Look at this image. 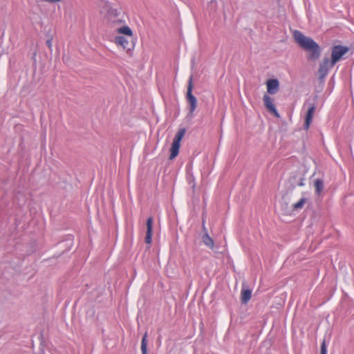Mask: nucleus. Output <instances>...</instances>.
Segmentation results:
<instances>
[{"instance_id":"f257e3e1","label":"nucleus","mask_w":354,"mask_h":354,"mask_svg":"<svg viewBox=\"0 0 354 354\" xmlns=\"http://www.w3.org/2000/svg\"><path fill=\"white\" fill-rule=\"evenodd\" d=\"M293 37L295 42L305 51L308 53L307 59L310 61H315L319 58L322 49L319 45L312 38L304 35L299 30L293 32Z\"/></svg>"},{"instance_id":"f03ea898","label":"nucleus","mask_w":354,"mask_h":354,"mask_svg":"<svg viewBox=\"0 0 354 354\" xmlns=\"http://www.w3.org/2000/svg\"><path fill=\"white\" fill-rule=\"evenodd\" d=\"M192 76H191L188 81L187 91L186 98L189 104V115L190 117L193 116V113L195 111L197 106V100L196 97L192 94L193 83Z\"/></svg>"},{"instance_id":"7ed1b4c3","label":"nucleus","mask_w":354,"mask_h":354,"mask_svg":"<svg viewBox=\"0 0 354 354\" xmlns=\"http://www.w3.org/2000/svg\"><path fill=\"white\" fill-rule=\"evenodd\" d=\"M185 133V129H180L178 131L175 137L174 138L171 149H170V156L169 159L172 160L175 158L179 152V149L180 147V141L183 139V136Z\"/></svg>"},{"instance_id":"20e7f679","label":"nucleus","mask_w":354,"mask_h":354,"mask_svg":"<svg viewBox=\"0 0 354 354\" xmlns=\"http://www.w3.org/2000/svg\"><path fill=\"white\" fill-rule=\"evenodd\" d=\"M348 48L344 46L336 45L331 48L332 64H335L348 52Z\"/></svg>"},{"instance_id":"39448f33","label":"nucleus","mask_w":354,"mask_h":354,"mask_svg":"<svg viewBox=\"0 0 354 354\" xmlns=\"http://www.w3.org/2000/svg\"><path fill=\"white\" fill-rule=\"evenodd\" d=\"M335 64H332V61L328 57H324L323 61L319 64L318 73L319 77L324 79L328 75L330 68L334 66Z\"/></svg>"},{"instance_id":"423d86ee","label":"nucleus","mask_w":354,"mask_h":354,"mask_svg":"<svg viewBox=\"0 0 354 354\" xmlns=\"http://www.w3.org/2000/svg\"><path fill=\"white\" fill-rule=\"evenodd\" d=\"M263 100L266 109L274 116H276L277 118H279L280 115L274 104L273 99L270 96L265 95L263 97Z\"/></svg>"},{"instance_id":"0eeeda50","label":"nucleus","mask_w":354,"mask_h":354,"mask_svg":"<svg viewBox=\"0 0 354 354\" xmlns=\"http://www.w3.org/2000/svg\"><path fill=\"white\" fill-rule=\"evenodd\" d=\"M107 19L113 26L124 23V17L121 13H109Z\"/></svg>"},{"instance_id":"6e6552de","label":"nucleus","mask_w":354,"mask_h":354,"mask_svg":"<svg viewBox=\"0 0 354 354\" xmlns=\"http://www.w3.org/2000/svg\"><path fill=\"white\" fill-rule=\"evenodd\" d=\"M267 91L270 95H274L279 89V82L277 79H270L266 82Z\"/></svg>"},{"instance_id":"1a4fd4ad","label":"nucleus","mask_w":354,"mask_h":354,"mask_svg":"<svg viewBox=\"0 0 354 354\" xmlns=\"http://www.w3.org/2000/svg\"><path fill=\"white\" fill-rule=\"evenodd\" d=\"M153 218L149 217L147 220V232H146V236H145V242L148 244H150L151 243L152 240V233H153Z\"/></svg>"},{"instance_id":"9d476101","label":"nucleus","mask_w":354,"mask_h":354,"mask_svg":"<svg viewBox=\"0 0 354 354\" xmlns=\"http://www.w3.org/2000/svg\"><path fill=\"white\" fill-rule=\"evenodd\" d=\"M315 111V106L314 104H312L308 109L307 114L306 116L304 129H308L310 127V124L312 122L313 114Z\"/></svg>"},{"instance_id":"9b49d317","label":"nucleus","mask_w":354,"mask_h":354,"mask_svg":"<svg viewBox=\"0 0 354 354\" xmlns=\"http://www.w3.org/2000/svg\"><path fill=\"white\" fill-rule=\"evenodd\" d=\"M115 44L124 49L128 48L129 41L124 36H118L115 39Z\"/></svg>"},{"instance_id":"f8f14e48","label":"nucleus","mask_w":354,"mask_h":354,"mask_svg":"<svg viewBox=\"0 0 354 354\" xmlns=\"http://www.w3.org/2000/svg\"><path fill=\"white\" fill-rule=\"evenodd\" d=\"M116 30L118 33L123 34L129 37L133 36V31L128 26L123 25L120 27L117 28Z\"/></svg>"},{"instance_id":"ddd939ff","label":"nucleus","mask_w":354,"mask_h":354,"mask_svg":"<svg viewBox=\"0 0 354 354\" xmlns=\"http://www.w3.org/2000/svg\"><path fill=\"white\" fill-rule=\"evenodd\" d=\"M252 291L249 289L243 290L241 292V301L246 304L251 299Z\"/></svg>"},{"instance_id":"4468645a","label":"nucleus","mask_w":354,"mask_h":354,"mask_svg":"<svg viewBox=\"0 0 354 354\" xmlns=\"http://www.w3.org/2000/svg\"><path fill=\"white\" fill-rule=\"evenodd\" d=\"M203 242L204 244L208 248L212 249L214 248V243L213 239L209 236L207 233H205L203 236Z\"/></svg>"},{"instance_id":"2eb2a0df","label":"nucleus","mask_w":354,"mask_h":354,"mask_svg":"<svg viewBox=\"0 0 354 354\" xmlns=\"http://www.w3.org/2000/svg\"><path fill=\"white\" fill-rule=\"evenodd\" d=\"M315 192L317 194H320L324 189V182L321 179H316L314 183Z\"/></svg>"},{"instance_id":"dca6fc26","label":"nucleus","mask_w":354,"mask_h":354,"mask_svg":"<svg viewBox=\"0 0 354 354\" xmlns=\"http://www.w3.org/2000/svg\"><path fill=\"white\" fill-rule=\"evenodd\" d=\"M147 333L144 335L142 337V341H141V351L142 354H147Z\"/></svg>"},{"instance_id":"f3484780","label":"nucleus","mask_w":354,"mask_h":354,"mask_svg":"<svg viewBox=\"0 0 354 354\" xmlns=\"http://www.w3.org/2000/svg\"><path fill=\"white\" fill-rule=\"evenodd\" d=\"M306 198L302 197L297 203L292 205L294 209H301L303 208L304 204L306 203Z\"/></svg>"},{"instance_id":"a211bd4d","label":"nucleus","mask_w":354,"mask_h":354,"mask_svg":"<svg viewBox=\"0 0 354 354\" xmlns=\"http://www.w3.org/2000/svg\"><path fill=\"white\" fill-rule=\"evenodd\" d=\"M321 354H327V348L325 340L323 341L321 345Z\"/></svg>"},{"instance_id":"6ab92c4d","label":"nucleus","mask_w":354,"mask_h":354,"mask_svg":"<svg viewBox=\"0 0 354 354\" xmlns=\"http://www.w3.org/2000/svg\"><path fill=\"white\" fill-rule=\"evenodd\" d=\"M46 45L48 46V47L52 50V47H53V38L50 37V38H48L46 41Z\"/></svg>"}]
</instances>
